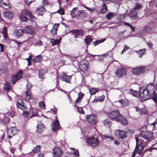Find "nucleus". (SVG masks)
<instances>
[{
  "instance_id": "obj_1",
  "label": "nucleus",
  "mask_w": 157,
  "mask_h": 157,
  "mask_svg": "<svg viewBox=\"0 0 157 157\" xmlns=\"http://www.w3.org/2000/svg\"><path fill=\"white\" fill-rule=\"evenodd\" d=\"M109 117L112 120L120 122L122 124L127 125L128 121L125 117L119 113L117 110L113 111L108 114Z\"/></svg>"
},
{
  "instance_id": "obj_2",
  "label": "nucleus",
  "mask_w": 157,
  "mask_h": 157,
  "mask_svg": "<svg viewBox=\"0 0 157 157\" xmlns=\"http://www.w3.org/2000/svg\"><path fill=\"white\" fill-rule=\"evenodd\" d=\"M140 97L142 101H144L152 98V95L143 87L140 90Z\"/></svg>"
},
{
  "instance_id": "obj_3",
  "label": "nucleus",
  "mask_w": 157,
  "mask_h": 157,
  "mask_svg": "<svg viewBox=\"0 0 157 157\" xmlns=\"http://www.w3.org/2000/svg\"><path fill=\"white\" fill-rule=\"evenodd\" d=\"M154 85L151 83L148 84L145 89L149 93H150L152 95V99L155 102H157V94L154 90Z\"/></svg>"
},
{
  "instance_id": "obj_4",
  "label": "nucleus",
  "mask_w": 157,
  "mask_h": 157,
  "mask_svg": "<svg viewBox=\"0 0 157 157\" xmlns=\"http://www.w3.org/2000/svg\"><path fill=\"white\" fill-rule=\"evenodd\" d=\"M86 141L88 145L92 147L97 146L100 143V141L97 138H95L93 136L88 138L86 139Z\"/></svg>"
},
{
  "instance_id": "obj_5",
  "label": "nucleus",
  "mask_w": 157,
  "mask_h": 157,
  "mask_svg": "<svg viewBox=\"0 0 157 157\" xmlns=\"http://www.w3.org/2000/svg\"><path fill=\"white\" fill-rule=\"evenodd\" d=\"M26 14L30 17H32L33 16L30 10L27 9L25 10L22 12L19 16L20 18L22 21H27V18L26 17Z\"/></svg>"
},
{
  "instance_id": "obj_6",
  "label": "nucleus",
  "mask_w": 157,
  "mask_h": 157,
  "mask_svg": "<svg viewBox=\"0 0 157 157\" xmlns=\"http://www.w3.org/2000/svg\"><path fill=\"white\" fill-rule=\"evenodd\" d=\"M18 132L19 130L15 127L8 128L7 131V136L9 139H11L15 134Z\"/></svg>"
},
{
  "instance_id": "obj_7",
  "label": "nucleus",
  "mask_w": 157,
  "mask_h": 157,
  "mask_svg": "<svg viewBox=\"0 0 157 157\" xmlns=\"http://www.w3.org/2000/svg\"><path fill=\"white\" fill-rule=\"evenodd\" d=\"M127 132L123 130L118 129L115 131L114 134L120 139H124L127 137Z\"/></svg>"
},
{
  "instance_id": "obj_8",
  "label": "nucleus",
  "mask_w": 157,
  "mask_h": 157,
  "mask_svg": "<svg viewBox=\"0 0 157 157\" xmlns=\"http://www.w3.org/2000/svg\"><path fill=\"white\" fill-rule=\"evenodd\" d=\"M70 32L74 36V38H77L78 36L80 35L82 36L85 33L84 32L82 29H78L72 30L70 31Z\"/></svg>"
},
{
  "instance_id": "obj_9",
  "label": "nucleus",
  "mask_w": 157,
  "mask_h": 157,
  "mask_svg": "<svg viewBox=\"0 0 157 157\" xmlns=\"http://www.w3.org/2000/svg\"><path fill=\"white\" fill-rule=\"evenodd\" d=\"M70 32L74 36V38H77L78 36L80 35L82 36L85 33L84 32L82 29H78L72 30L70 31Z\"/></svg>"
},
{
  "instance_id": "obj_10",
  "label": "nucleus",
  "mask_w": 157,
  "mask_h": 157,
  "mask_svg": "<svg viewBox=\"0 0 157 157\" xmlns=\"http://www.w3.org/2000/svg\"><path fill=\"white\" fill-rule=\"evenodd\" d=\"M63 154L62 150L59 147H55L53 149V157H60Z\"/></svg>"
},
{
  "instance_id": "obj_11",
  "label": "nucleus",
  "mask_w": 157,
  "mask_h": 157,
  "mask_svg": "<svg viewBox=\"0 0 157 157\" xmlns=\"http://www.w3.org/2000/svg\"><path fill=\"white\" fill-rule=\"evenodd\" d=\"M153 134L151 132L143 131L140 133V136L147 140H149L153 136Z\"/></svg>"
},
{
  "instance_id": "obj_12",
  "label": "nucleus",
  "mask_w": 157,
  "mask_h": 157,
  "mask_svg": "<svg viewBox=\"0 0 157 157\" xmlns=\"http://www.w3.org/2000/svg\"><path fill=\"white\" fill-rule=\"evenodd\" d=\"M115 74L117 76L121 77L126 75V69L124 68H119L117 70Z\"/></svg>"
},
{
  "instance_id": "obj_13",
  "label": "nucleus",
  "mask_w": 157,
  "mask_h": 157,
  "mask_svg": "<svg viewBox=\"0 0 157 157\" xmlns=\"http://www.w3.org/2000/svg\"><path fill=\"white\" fill-rule=\"evenodd\" d=\"M88 62L86 60L82 61L80 64H78L80 70L82 72H85L87 70Z\"/></svg>"
},
{
  "instance_id": "obj_14",
  "label": "nucleus",
  "mask_w": 157,
  "mask_h": 157,
  "mask_svg": "<svg viewBox=\"0 0 157 157\" xmlns=\"http://www.w3.org/2000/svg\"><path fill=\"white\" fill-rule=\"evenodd\" d=\"M22 71L20 70L16 75L13 76L12 78V83L14 84L17 81L21 78L22 76Z\"/></svg>"
},
{
  "instance_id": "obj_15",
  "label": "nucleus",
  "mask_w": 157,
  "mask_h": 157,
  "mask_svg": "<svg viewBox=\"0 0 157 157\" xmlns=\"http://www.w3.org/2000/svg\"><path fill=\"white\" fill-rule=\"evenodd\" d=\"M87 119L89 123L92 124H95L98 122V119L96 116L94 115L88 116Z\"/></svg>"
},
{
  "instance_id": "obj_16",
  "label": "nucleus",
  "mask_w": 157,
  "mask_h": 157,
  "mask_svg": "<svg viewBox=\"0 0 157 157\" xmlns=\"http://www.w3.org/2000/svg\"><path fill=\"white\" fill-rule=\"evenodd\" d=\"M136 144L134 152L135 153H137L139 154H140L143 151V149L144 148L143 145L142 143H141L138 146V147H137L138 141V139L136 138Z\"/></svg>"
},
{
  "instance_id": "obj_17",
  "label": "nucleus",
  "mask_w": 157,
  "mask_h": 157,
  "mask_svg": "<svg viewBox=\"0 0 157 157\" xmlns=\"http://www.w3.org/2000/svg\"><path fill=\"white\" fill-rule=\"evenodd\" d=\"M60 127L59 121L57 119L52 123V129L53 131H57L59 129Z\"/></svg>"
},
{
  "instance_id": "obj_18",
  "label": "nucleus",
  "mask_w": 157,
  "mask_h": 157,
  "mask_svg": "<svg viewBox=\"0 0 157 157\" xmlns=\"http://www.w3.org/2000/svg\"><path fill=\"white\" fill-rule=\"evenodd\" d=\"M0 4L4 9H8L10 8L8 0H1Z\"/></svg>"
},
{
  "instance_id": "obj_19",
  "label": "nucleus",
  "mask_w": 157,
  "mask_h": 157,
  "mask_svg": "<svg viewBox=\"0 0 157 157\" xmlns=\"http://www.w3.org/2000/svg\"><path fill=\"white\" fill-rule=\"evenodd\" d=\"M45 9L44 7L40 6L36 9V13L38 15L42 16L43 13L45 12Z\"/></svg>"
},
{
  "instance_id": "obj_20",
  "label": "nucleus",
  "mask_w": 157,
  "mask_h": 157,
  "mask_svg": "<svg viewBox=\"0 0 157 157\" xmlns=\"http://www.w3.org/2000/svg\"><path fill=\"white\" fill-rule=\"evenodd\" d=\"M144 68L142 67H139L133 69L132 72L133 74L137 75L141 73L144 70Z\"/></svg>"
},
{
  "instance_id": "obj_21",
  "label": "nucleus",
  "mask_w": 157,
  "mask_h": 157,
  "mask_svg": "<svg viewBox=\"0 0 157 157\" xmlns=\"http://www.w3.org/2000/svg\"><path fill=\"white\" fill-rule=\"evenodd\" d=\"M61 78L62 81H64L67 82L69 83L71 79V76L66 75L65 73H63Z\"/></svg>"
},
{
  "instance_id": "obj_22",
  "label": "nucleus",
  "mask_w": 157,
  "mask_h": 157,
  "mask_svg": "<svg viewBox=\"0 0 157 157\" xmlns=\"http://www.w3.org/2000/svg\"><path fill=\"white\" fill-rule=\"evenodd\" d=\"M25 32L27 33L33 34L34 33L32 27L31 26H28L25 27Z\"/></svg>"
},
{
  "instance_id": "obj_23",
  "label": "nucleus",
  "mask_w": 157,
  "mask_h": 157,
  "mask_svg": "<svg viewBox=\"0 0 157 157\" xmlns=\"http://www.w3.org/2000/svg\"><path fill=\"white\" fill-rule=\"evenodd\" d=\"M129 16L132 18V19L135 20L137 19L138 17L136 12L134 10L131 11L129 14Z\"/></svg>"
},
{
  "instance_id": "obj_24",
  "label": "nucleus",
  "mask_w": 157,
  "mask_h": 157,
  "mask_svg": "<svg viewBox=\"0 0 157 157\" xmlns=\"http://www.w3.org/2000/svg\"><path fill=\"white\" fill-rule=\"evenodd\" d=\"M44 129V127L41 122H39L37 126V132L39 133H41Z\"/></svg>"
},
{
  "instance_id": "obj_25",
  "label": "nucleus",
  "mask_w": 157,
  "mask_h": 157,
  "mask_svg": "<svg viewBox=\"0 0 157 157\" xmlns=\"http://www.w3.org/2000/svg\"><path fill=\"white\" fill-rule=\"evenodd\" d=\"M3 17L6 18L10 19L13 17V14L10 11H6L3 13Z\"/></svg>"
},
{
  "instance_id": "obj_26",
  "label": "nucleus",
  "mask_w": 157,
  "mask_h": 157,
  "mask_svg": "<svg viewBox=\"0 0 157 157\" xmlns=\"http://www.w3.org/2000/svg\"><path fill=\"white\" fill-rule=\"evenodd\" d=\"M104 98L105 96H99L97 98L94 99V100L92 101V102L94 103L100 102L103 101L104 100Z\"/></svg>"
},
{
  "instance_id": "obj_27",
  "label": "nucleus",
  "mask_w": 157,
  "mask_h": 157,
  "mask_svg": "<svg viewBox=\"0 0 157 157\" xmlns=\"http://www.w3.org/2000/svg\"><path fill=\"white\" fill-rule=\"evenodd\" d=\"M14 33L17 36L20 37L21 36L23 33V30L22 29H16L14 30Z\"/></svg>"
},
{
  "instance_id": "obj_28",
  "label": "nucleus",
  "mask_w": 157,
  "mask_h": 157,
  "mask_svg": "<svg viewBox=\"0 0 157 157\" xmlns=\"http://www.w3.org/2000/svg\"><path fill=\"white\" fill-rule=\"evenodd\" d=\"M136 111L140 112L141 114H147L148 112L145 108L140 109L139 108H136Z\"/></svg>"
},
{
  "instance_id": "obj_29",
  "label": "nucleus",
  "mask_w": 157,
  "mask_h": 157,
  "mask_svg": "<svg viewBox=\"0 0 157 157\" xmlns=\"http://www.w3.org/2000/svg\"><path fill=\"white\" fill-rule=\"evenodd\" d=\"M136 52L138 53L139 56L140 57H141L142 56L144 55L145 52V50L143 49L139 50L138 51H136Z\"/></svg>"
},
{
  "instance_id": "obj_30",
  "label": "nucleus",
  "mask_w": 157,
  "mask_h": 157,
  "mask_svg": "<svg viewBox=\"0 0 157 157\" xmlns=\"http://www.w3.org/2000/svg\"><path fill=\"white\" fill-rule=\"evenodd\" d=\"M104 125L106 127H109L112 124V122L108 119H106L103 121Z\"/></svg>"
},
{
  "instance_id": "obj_31",
  "label": "nucleus",
  "mask_w": 157,
  "mask_h": 157,
  "mask_svg": "<svg viewBox=\"0 0 157 157\" xmlns=\"http://www.w3.org/2000/svg\"><path fill=\"white\" fill-rule=\"evenodd\" d=\"M99 91V89L97 88H93L89 89V91L91 95H94Z\"/></svg>"
},
{
  "instance_id": "obj_32",
  "label": "nucleus",
  "mask_w": 157,
  "mask_h": 157,
  "mask_svg": "<svg viewBox=\"0 0 157 157\" xmlns=\"http://www.w3.org/2000/svg\"><path fill=\"white\" fill-rule=\"evenodd\" d=\"M58 25L55 24L53 26V28L51 30V32L53 35H55L57 33V27L58 26Z\"/></svg>"
},
{
  "instance_id": "obj_33",
  "label": "nucleus",
  "mask_w": 157,
  "mask_h": 157,
  "mask_svg": "<svg viewBox=\"0 0 157 157\" xmlns=\"http://www.w3.org/2000/svg\"><path fill=\"white\" fill-rule=\"evenodd\" d=\"M115 14L114 13L109 12L106 14V18L108 20H110L113 17Z\"/></svg>"
},
{
  "instance_id": "obj_34",
  "label": "nucleus",
  "mask_w": 157,
  "mask_h": 157,
  "mask_svg": "<svg viewBox=\"0 0 157 157\" xmlns=\"http://www.w3.org/2000/svg\"><path fill=\"white\" fill-rule=\"evenodd\" d=\"M92 40V39L89 36H86L84 40L85 42L86 43L87 47Z\"/></svg>"
},
{
  "instance_id": "obj_35",
  "label": "nucleus",
  "mask_w": 157,
  "mask_h": 157,
  "mask_svg": "<svg viewBox=\"0 0 157 157\" xmlns=\"http://www.w3.org/2000/svg\"><path fill=\"white\" fill-rule=\"evenodd\" d=\"M82 14V16L85 17L86 16V13L85 12L84 10H80L78 11L77 13V15L78 16H81V15Z\"/></svg>"
},
{
  "instance_id": "obj_36",
  "label": "nucleus",
  "mask_w": 157,
  "mask_h": 157,
  "mask_svg": "<svg viewBox=\"0 0 157 157\" xmlns=\"http://www.w3.org/2000/svg\"><path fill=\"white\" fill-rule=\"evenodd\" d=\"M60 38L58 40L51 39V42L52 44V45H56L59 44L60 42Z\"/></svg>"
},
{
  "instance_id": "obj_37",
  "label": "nucleus",
  "mask_w": 157,
  "mask_h": 157,
  "mask_svg": "<svg viewBox=\"0 0 157 157\" xmlns=\"http://www.w3.org/2000/svg\"><path fill=\"white\" fill-rule=\"evenodd\" d=\"M118 102H119L123 106H126L128 105V101L126 100L121 99L120 100H119Z\"/></svg>"
},
{
  "instance_id": "obj_38",
  "label": "nucleus",
  "mask_w": 157,
  "mask_h": 157,
  "mask_svg": "<svg viewBox=\"0 0 157 157\" xmlns=\"http://www.w3.org/2000/svg\"><path fill=\"white\" fill-rule=\"evenodd\" d=\"M102 6L103 8L100 10V12L101 14H104L105 13L107 8L106 4L104 2Z\"/></svg>"
},
{
  "instance_id": "obj_39",
  "label": "nucleus",
  "mask_w": 157,
  "mask_h": 157,
  "mask_svg": "<svg viewBox=\"0 0 157 157\" xmlns=\"http://www.w3.org/2000/svg\"><path fill=\"white\" fill-rule=\"evenodd\" d=\"M4 89L7 91H8L11 89V85L9 83L6 82L4 85Z\"/></svg>"
},
{
  "instance_id": "obj_40",
  "label": "nucleus",
  "mask_w": 157,
  "mask_h": 157,
  "mask_svg": "<svg viewBox=\"0 0 157 157\" xmlns=\"http://www.w3.org/2000/svg\"><path fill=\"white\" fill-rule=\"evenodd\" d=\"M105 39H101L100 40H98L94 42H93L92 43L94 46H95L98 44L103 42Z\"/></svg>"
},
{
  "instance_id": "obj_41",
  "label": "nucleus",
  "mask_w": 157,
  "mask_h": 157,
  "mask_svg": "<svg viewBox=\"0 0 157 157\" xmlns=\"http://www.w3.org/2000/svg\"><path fill=\"white\" fill-rule=\"evenodd\" d=\"M151 30V28L149 26H146L144 27L142 30V33H146L147 32H149Z\"/></svg>"
},
{
  "instance_id": "obj_42",
  "label": "nucleus",
  "mask_w": 157,
  "mask_h": 157,
  "mask_svg": "<svg viewBox=\"0 0 157 157\" xmlns=\"http://www.w3.org/2000/svg\"><path fill=\"white\" fill-rule=\"evenodd\" d=\"M38 110L36 109H33L32 114L30 118L34 116H36L38 115Z\"/></svg>"
},
{
  "instance_id": "obj_43",
  "label": "nucleus",
  "mask_w": 157,
  "mask_h": 157,
  "mask_svg": "<svg viewBox=\"0 0 157 157\" xmlns=\"http://www.w3.org/2000/svg\"><path fill=\"white\" fill-rule=\"evenodd\" d=\"M39 77L40 78L43 79V78L44 73H46L47 72V70L43 71V70L41 69L39 71Z\"/></svg>"
},
{
  "instance_id": "obj_44",
  "label": "nucleus",
  "mask_w": 157,
  "mask_h": 157,
  "mask_svg": "<svg viewBox=\"0 0 157 157\" xmlns=\"http://www.w3.org/2000/svg\"><path fill=\"white\" fill-rule=\"evenodd\" d=\"M40 150V147L39 146H37L34 147L32 151V152L35 154L38 152Z\"/></svg>"
},
{
  "instance_id": "obj_45",
  "label": "nucleus",
  "mask_w": 157,
  "mask_h": 157,
  "mask_svg": "<svg viewBox=\"0 0 157 157\" xmlns=\"http://www.w3.org/2000/svg\"><path fill=\"white\" fill-rule=\"evenodd\" d=\"M129 94L133 95L135 97H136L138 95V93L137 91L133 90L132 89L130 90L129 91Z\"/></svg>"
},
{
  "instance_id": "obj_46",
  "label": "nucleus",
  "mask_w": 157,
  "mask_h": 157,
  "mask_svg": "<svg viewBox=\"0 0 157 157\" xmlns=\"http://www.w3.org/2000/svg\"><path fill=\"white\" fill-rule=\"evenodd\" d=\"M78 8L77 7L74 8L73 10L70 12V15L72 17H75V13L76 11V9Z\"/></svg>"
},
{
  "instance_id": "obj_47",
  "label": "nucleus",
  "mask_w": 157,
  "mask_h": 157,
  "mask_svg": "<svg viewBox=\"0 0 157 157\" xmlns=\"http://www.w3.org/2000/svg\"><path fill=\"white\" fill-rule=\"evenodd\" d=\"M25 94L27 97L28 99L29 100L31 99V92L30 91H28L27 90L25 92Z\"/></svg>"
},
{
  "instance_id": "obj_48",
  "label": "nucleus",
  "mask_w": 157,
  "mask_h": 157,
  "mask_svg": "<svg viewBox=\"0 0 157 157\" xmlns=\"http://www.w3.org/2000/svg\"><path fill=\"white\" fill-rule=\"evenodd\" d=\"M2 34L5 38H6L7 37V32L5 27H4L2 30Z\"/></svg>"
},
{
  "instance_id": "obj_49",
  "label": "nucleus",
  "mask_w": 157,
  "mask_h": 157,
  "mask_svg": "<svg viewBox=\"0 0 157 157\" xmlns=\"http://www.w3.org/2000/svg\"><path fill=\"white\" fill-rule=\"evenodd\" d=\"M103 136L104 137V139L108 141L113 140H114V139L111 136L104 135Z\"/></svg>"
},
{
  "instance_id": "obj_50",
  "label": "nucleus",
  "mask_w": 157,
  "mask_h": 157,
  "mask_svg": "<svg viewBox=\"0 0 157 157\" xmlns=\"http://www.w3.org/2000/svg\"><path fill=\"white\" fill-rule=\"evenodd\" d=\"M32 85L29 82H27L26 86L27 90L28 91H30L31 89L32 88Z\"/></svg>"
},
{
  "instance_id": "obj_51",
  "label": "nucleus",
  "mask_w": 157,
  "mask_h": 157,
  "mask_svg": "<svg viewBox=\"0 0 157 157\" xmlns=\"http://www.w3.org/2000/svg\"><path fill=\"white\" fill-rule=\"evenodd\" d=\"M40 107L42 109H44L45 108V105L43 101H41L39 103Z\"/></svg>"
},
{
  "instance_id": "obj_52",
  "label": "nucleus",
  "mask_w": 157,
  "mask_h": 157,
  "mask_svg": "<svg viewBox=\"0 0 157 157\" xmlns=\"http://www.w3.org/2000/svg\"><path fill=\"white\" fill-rule=\"evenodd\" d=\"M17 105L18 107L22 110L25 109L26 108V107L24 105L23 103L19 104H17Z\"/></svg>"
},
{
  "instance_id": "obj_53",
  "label": "nucleus",
  "mask_w": 157,
  "mask_h": 157,
  "mask_svg": "<svg viewBox=\"0 0 157 157\" xmlns=\"http://www.w3.org/2000/svg\"><path fill=\"white\" fill-rule=\"evenodd\" d=\"M141 4L137 3L136 4L135 6L134 10H136L138 9H140L141 8Z\"/></svg>"
},
{
  "instance_id": "obj_54",
  "label": "nucleus",
  "mask_w": 157,
  "mask_h": 157,
  "mask_svg": "<svg viewBox=\"0 0 157 157\" xmlns=\"http://www.w3.org/2000/svg\"><path fill=\"white\" fill-rule=\"evenodd\" d=\"M7 69V67L4 66L0 68V71H1L2 73H4L6 72Z\"/></svg>"
},
{
  "instance_id": "obj_55",
  "label": "nucleus",
  "mask_w": 157,
  "mask_h": 157,
  "mask_svg": "<svg viewBox=\"0 0 157 157\" xmlns=\"http://www.w3.org/2000/svg\"><path fill=\"white\" fill-rule=\"evenodd\" d=\"M71 149L74 151V154L75 156L76 157H78L79 156L78 150H75L74 148H71Z\"/></svg>"
},
{
  "instance_id": "obj_56",
  "label": "nucleus",
  "mask_w": 157,
  "mask_h": 157,
  "mask_svg": "<svg viewBox=\"0 0 157 157\" xmlns=\"http://www.w3.org/2000/svg\"><path fill=\"white\" fill-rule=\"evenodd\" d=\"M153 3L155 6L157 7V0H152V1L149 2V5H150Z\"/></svg>"
},
{
  "instance_id": "obj_57",
  "label": "nucleus",
  "mask_w": 157,
  "mask_h": 157,
  "mask_svg": "<svg viewBox=\"0 0 157 157\" xmlns=\"http://www.w3.org/2000/svg\"><path fill=\"white\" fill-rule=\"evenodd\" d=\"M78 111L80 113L84 114V111L81 107H77Z\"/></svg>"
},
{
  "instance_id": "obj_58",
  "label": "nucleus",
  "mask_w": 157,
  "mask_h": 157,
  "mask_svg": "<svg viewBox=\"0 0 157 157\" xmlns=\"http://www.w3.org/2000/svg\"><path fill=\"white\" fill-rule=\"evenodd\" d=\"M41 58V56L38 55L36 56L34 59V60L36 62H38L40 60Z\"/></svg>"
},
{
  "instance_id": "obj_59",
  "label": "nucleus",
  "mask_w": 157,
  "mask_h": 157,
  "mask_svg": "<svg viewBox=\"0 0 157 157\" xmlns=\"http://www.w3.org/2000/svg\"><path fill=\"white\" fill-rule=\"evenodd\" d=\"M57 12L60 13L61 15H64V10L62 8H61L59 10H58Z\"/></svg>"
},
{
  "instance_id": "obj_60",
  "label": "nucleus",
  "mask_w": 157,
  "mask_h": 157,
  "mask_svg": "<svg viewBox=\"0 0 157 157\" xmlns=\"http://www.w3.org/2000/svg\"><path fill=\"white\" fill-rule=\"evenodd\" d=\"M33 1V0H25V2L28 5H30Z\"/></svg>"
},
{
  "instance_id": "obj_61",
  "label": "nucleus",
  "mask_w": 157,
  "mask_h": 157,
  "mask_svg": "<svg viewBox=\"0 0 157 157\" xmlns=\"http://www.w3.org/2000/svg\"><path fill=\"white\" fill-rule=\"evenodd\" d=\"M23 115L25 117H28L29 116V113L27 111H24Z\"/></svg>"
},
{
  "instance_id": "obj_62",
  "label": "nucleus",
  "mask_w": 157,
  "mask_h": 157,
  "mask_svg": "<svg viewBox=\"0 0 157 157\" xmlns=\"http://www.w3.org/2000/svg\"><path fill=\"white\" fill-rule=\"evenodd\" d=\"M23 101L22 99L20 98H18L17 100V104H19L22 103H23Z\"/></svg>"
},
{
  "instance_id": "obj_63",
  "label": "nucleus",
  "mask_w": 157,
  "mask_h": 157,
  "mask_svg": "<svg viewBox=\"0 0 157 157\" xmlns=\"http://www.w3.org/2000/svg\"><path fill=\"white\" fill-rule=\"evenodd\" d=\"M83 96L84 94L81 92H80L78 93V97H79L80 98H81V99H82V98L83 97Z\"/></svg>"
},
{
  "instance_id": "obj_64",
  "label": "nucleus",
  "mask_w": 157,
  "mask_h": 157,
  "mask_svg": "<svg viewBox=\"0 0 157 157\" xmlns=\"http://www.w3.org/2000/svg\"><path fill=\"white\" fill-rule=\"evenodd\" d=\"M125 31H121L118 34V35L119 36H121V37H123V34Z\"/></svg>"
}]
</instances>
